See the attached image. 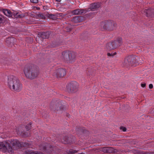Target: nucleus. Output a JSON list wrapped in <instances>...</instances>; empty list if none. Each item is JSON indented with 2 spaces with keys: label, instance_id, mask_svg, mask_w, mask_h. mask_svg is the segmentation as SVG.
Wrapping results in <instances>:
<instances>
[{
  "label": "nucleus",
  "instance_id": "1",
  "mask_svg": "<svg viewBox=\"0 0 154 154\" xmlns=\"http://www.w3.org/2000/svg\"><path fill=\"white\" fill-rule=\"evenodd\" d=\"M12 145L14 148L15 147H20L21 146L20 143L17 140H14L11 142L3 141L0 142V150L4 152H8L12 154L14 152V149L12 146Z\"/></svg>",
  "mask_w": 154,
  "mask_h": 154
},
{
  "label": "nucleus",
  "instance_id": "2",
  "mask_svg": "<svg viewBox=\"0 0 154 154\" xmlns=\"http://www.w3.org/2000/svg\"><path fill=\"white\" fill-rule=\"evenodd\" d=\"M7 83L8 87L12 91L19 92L22 89V85L20 81L13 75L8 76Z\"/></svg>",
  "mask_w": 154,
  "mask_h": 154
},
{
  "label": "nucleus",
  "instance_id": "3",
  "mask_svg": "<svg viewBox=\"0 0 154 154\" xmlns=\"http://www.w3.org/2000/svg\"><path fill=\"white\" fill-rule=\"evenodd\" d=\"M23 71L26 77L30 79L35 78L38 74V71L32 66H26Z\"/></svg>",
  "mask_w": 154,
  "mask_h": 154
},
{
  "label": "nucleus",
  "instance_id": "4",
  "mask_svg": "<svg viewBox=\"0 0 154 154\" xmlns=\"http://www.w3.org/2000/svg\"><path fill=\"white\" fill-rule=\"evenodd\" d=\"M42 148L43 150L50 154H57L61 152V149L59 147L52 146L50 144H45L43 145Z\"/></svg>",
  "mask_w": 154,
  "mask_h": 154
},
{
  "label": "nucleus",
  "instance_id": "5",
  "mask_svg": "<svg viewBox=\"0 0 154 154\" xmlns=\"http://www.w3.org/2000/svg\"><path fill=\"white\" fill-rule=\"evenodd\" d=\"M115 22L112 21H107L101 23L100 26L102 30H107L111 31L116 26Z\"/></svg>",
  "mask_w": 154,
  "mask_h": 154
},
{
  "label": "nucleus",
  "instance_id": "6",
  "mask_svg": "<svg viewBox=\"0 0 154 154\" xmlns=\"http://www.w3.org/2000/svg\"><path fill=\"white\" fill-rule=\"evenodd\" d=\"M122 39L118 38L116 40L109 42L106 45V48L108 51H110L117 48L122 44Z\"/></svg>",
  "mask_w": 154,
  "mask_h": 154
},
{
  "label": "nucleus",
  "instance_id": "7",
  "mask_svg": "<svg viewBox=\"0 0 154 154\" xmlns=\"http://www.w3.org/2000/svg\"><path fill=\"white\" fill-rule=\"evenodd\" d=\"M62 55L65 60L69 62H72L73 61L75 57V53L70 51L63 52Z\"/></svg>",
  "mask_w": 154,
  "mask_h": 154
},
{
  "label": "nucleus",
  "instance_id": "8",
  "mask_svg": "<svg viewBox=\"0 0 154 154\" xmlns=\"http://www.w3.org/2000/svg\"><path fill=\"white\" fill-rule=\"evenodd\" d=\"M136 62L135 58L134 55L129 56L125 59L124 65L126 66L133 65Z\"/></svg>",
  "mask_w": 154,
  "mask_h": 154
},
{
  "label": "nucleus",
  "instance_id": "9",
  "mask_svg": "<svg viewBox=\"0 0 154 154\" xmlns=\"http://www.w3.org/2000/svg\"><path fill=\"white\" fill-rule=\"evenodd\" d=\"M79 84L76 82H72L66 85V89L69 92H73L77 91Z\"/></svg>",
  "mask_w": 154,
  "mask_h": 154
},
{
  "label": "nucleus",
  "instance_id": "10",
  "mask_svg": "<svg viewBox=\"0 0 154 154\" xmlns=\"http://www.w3.org/2000/svg\"><path fill=\"white\" fill-rule=\"evenodd\" d=\"M66 74V71L65 69L60 68L57 69L56 72V75L57 78L63 77Z\"/></svg>",
  "mask_w": 154,
  "mask_h": 154
},
{
  "label": "nucleus",
  "instance_id": "11",
  "mask_svg": "<svg viewBox=\"0 0 154 154\" xmlns=\"http://www.w3.org/2000/svg\"><path fill=\"white\" fill-rule=\"evenodd\" d=\"M101 6L100 3L99 2H96L92 3L90 5L89 9L91 10L94 11L97 10Z\"/></svg>",
  "mask_w": 154,
  "mask_h": 154
},
{
  "label": "nucleus",
  "instance_id": "12",
  "mask_svg": "<svg viewBox=\"0 0 154 154\" xmlns=\"http://www.w3.org/2000/svg\"><path fill=\"white\" fill-rule=\"evenodd\" d=\"M144 12L147 17L152 16V17L154 16V9L153 8L145 9Z\"/></svg>",
  "mask_w": 154,
  "mask_h": 154
},
{
  "label": "nucleus",
  "instance_id": "13",
  "mask_svg": "<svg viewBox=\"0 0 154 154\" xmlns=\"http://www.w3.org/2000/svg\"><path fill=\"white\" fill-rule=\"evenodd\" d=\"M15 131L18 134L24 137H28L30 135V133L29 131H28L26 132L24 131L22 132L20 131L19 130V128L16 129Z\"/></svg>",
  "mask_w": 154,
  "mask_h": 154
},
{
  "label": "nucleus",
  "instance_id": "14",
  "mask_svg": "<svg viewBox=\"0 0 154 154\" xmlns=\"http://www.w3.org/2000/svg\"><path fill=\"white\" fill-rule=\"evenodd\" d=\"M85 12L86 11L83 9H75L71 12L72 14L73 15H80Z\"/></svg>",
  "mask_w": 154,
  "mask_h": 154
},
{
  "label": "nucleus",
  "instance_id": "15",
  "mask_svg": "<svg viewBox=\"0 0 154 154\" xmlns=\"http://www.w3.org/2000/svg\"><path fill=\"white\" fill-rule=\"evenodd\" d=\"M84 20V17L82 16H76L73 18L72 21L77 23L82 22Z\"/></svg>",
  "mask_w": 154,
  "mask_h": 154
},
{
  "label": "nucleus",
  "instance_id": "16",
  "mask_svg": "<svg viewBox=\"0 0 154 154\" xmlns=\"http://www.w3.org/2000/svg\"><path fill=\"white\" fill-rule=\"evenodd\" d=\"M50 34V32L48 31L46 32H40L38 35L43 38H49Z\"/></svg>",
  "mask_w": 154,
  "mask_h": 154
},
{
  "label": "nucleus",
  "instance_id": "17",
  "mask_svg": "<svg viewBox=\"0 0 154 154\" xmlns=\"http://www.w3.org/2000/svg\"><path fill=\"white\" fill-rule=\"evenodd\" d=\"M2 11L7 16L9 17H12V13L9 10L7 9H2Z\"/></svg>",
  "mask_w": 154,
  "mask_h": 154
},
{
  "label": "nucleus",
  "instance_id": "18",
  "mask_svg": "<svg viewBox=\"0 0 154 154\" xmlns=\"http://www.w3.org/2000/svg\"><path fill=\"white\" fill-rule=\"evenodd\" d=\"M102 151L104 152L111 153L114 152V149L112 147H105L103 148Z\"/></svg>",
  "mask_w": 154,
  "mask_h": 154
},
{
  "label": "nucleus",
  "instance_id": "19",
  "mask_svg": "<svg viewBox=\"0 0 154 154\" xmlns=\"http://www.w3.org/2000/svg\"><path fill=\"white\" fill-rule=\"evenodd\" d=\"M25 154H43L42 152H38V151H29L28 150H27L25 151Z\"/></svg>",
  "mask_w": 154,
  "mask_h": 154
},
{
  "label": "nucleus",
  "instance_id": "20",
  "mask_svg": "<svg viewBox=\"0 0 154 154\" xmlns=\"http://www.w3.org/2000/svg\"><path fill=\"white\" fill-rule=\"evenodd\" d=\"M14 40V39L13 38H8L6 40V43L8 45H10L11 44H13Z\"/></svg>",
  "mask_w": 154,
  "mask_h": 154
},
{
  "label": "nucleus",
  "instance_id": "21",
  "mask_svg": "<svg viewBox=\"0 0 154 154\" xmlns=\"http://www.w3.org/2000/svg\"><path fill=\"white\" fill-rule=\"evenodd\" d=\"M61 141L64 144H70L71 143L69 140L68 137L66 136L64 137L61 140Z\"/></svg>",
  "mask_w": 154,
  "mask_h": 154
},
{
  "label": "nucleus",
  "instance_id": "22",
  "mask_svg": "<svg viewBox=\"0 0 154 154\" xmlns=\"http://www.w3.org/2000/svg\"><path fill=\"white\" fill-rule=\"evenodd\" d=\"M78 150H76L72 149L67 150L66 152L68 154H74L77 152Z\"/></svg>",
  "mask_w": 154,
  "mask_h": 154
},
{
  "label": "nucleus",
  "instance_id": "23",
  "mask_svg": "<svg viewBox=\"0 0 154 154\" xmlns=\"http://www.w3.org/2000/svg\"><path fill=\"white\" fill-rule=\"evenodd\" d=\"M5 21L4 17L0 14V24L4 22Z\"/></svg>",
  "mask_w": 154,
  "mask_h": 154
},
{
  "label": "nucleus",
  "instance_id": "24",
  "mask_svg": "<svg viewBox=\"0 0 154 154\" xmlns=\"http://www.w3.org/2000/svg\"><path fill=\"white\" fill-rule=\"evenodd\" d=\"M31 123L30 122L26 126V128L27 131H28L31 128Z\"/></svg>",
  "mask_w": 154,
  "mask_h": 154
},
{
  "label": "nucleus",
  "instance_id": "25",
  "mask_svg": "<svg viewBox=\"0 0 154 154\" xmlns=\"http://www.w3.org/2000/svg\"><path fill=\"white\" fill-rule=\"evenodd\" d=\"M116 54V52H115L113 53H107V55L108 56H113Z\"/></svg>",
  "mask_w": 154,
  "mask_h": 154
},
{
  "label": "nucleus",
  "instance_id": "26",
  "mask_svg": "<svg viewBox=\"0 0 154 154\" xmlns=\"http://www.w3.org/2000/svg\"><path fill=\"white\" fill-rule=\"evenodd\" d=\"M30 144L28 143H25L23 144V146L25 147H30Z\"/></svg>",
  "mask_w": 154,
  "mask_h": 154
},
{
  "label": "nucleus",
  "instance_id": "27",
  "mask_svg": "<svg viewBox=\"0 0 154 154\" xmlns=\"http://www.w3.org/2000/svg\"><path fill=\"white\" fill-rule=\"evenodd\" d=\"M81 131L82 133L84 134L88 133V131L85 130L84 128H83L81 130Z\"/></svg>",
  "mask_w": 154,
  "mask_h": 154
},
{
  "label": "nucleus",
  "instance_id": "28",
  "mask_svg": "<svg viewBox=\"0 0 154 154\" xmlns=\"http://www.w3.org/2000/svg\"><path fill=\"white\" fill-rule=\"evenodd\" d=\"M30 2L32 3H36L38 2V0H30Z\"/></svg>",
  "mask_w": 154,
  "mask_h": 154
},
{
  "label": "nucleus",
  "instance_id": "29",
  "mask_svg": "<svg viewBox=\"0 0 154 154\" xmlns=\"http://www.w3.org/2000/svg\"><path fill=\"white\" fill-rule=\"evenodd\" d=\"M120 129H122L123 131H126V128L123 127H120Z\"/></svg>",
  "mask_w": 154,
  "mask_h": 154
},
{
  "label": "nucleus",
  "instance_id": "30",
  "mask_svg": "<svg viewBox=\"0 0 154 154\" xmlns=\"http://www.w3.org/2000/svg\"><path fill=\"white\" fill-rule=\"evenodd\" d=\"M153 86L152 84H150L149 85V87L150 89H152L153 88Z\"/></svg>",
  "mask_w": 154,
  "mask_h": 154
},
{
  "label": "nucleus",
  "instance_id": "31",
  "mask_svg": "<svg viewBox=\"0 0 154 154\" xmlns=\"http://www.w3.org/2000/svg\"><path fill=\"white\" fill-rule=\"evenodd\" d=\"M146 86V84L145 83H143L141 84V86L142 87L144 88Z\"/></svg>",
  "mask_w": 154,
  "mask_h": 154
},
{
  "label": "nucleus",
  "instance_id": "32",
  "mask_svg": "<svg viewBox=\"0 0 154 154\" xmlns=\"http://www.w3.org/2000/svg\"><path fill=\"white\" fill-rule=\"evenodd\" d=\"M54 15H53V14H51L50 15V16H49V17H50L51 18H53V17L54 16Z\"/></svg>",
  "mask_w": 154,
  "mask_h": 154
},
{
  "label": "nucleus",
  "instance_id": "33",
  "mask_svg": "<svg viewBox=\"0 0 154 154\" xmlns=\"http://www.w3.org/2000/svg\"><path fill=\"white\" fill-rule=\"evenodd\" d=\"M145 154H154V152L146 153Z\"/></svg>",
  "mask_w": 154,
  "mask_h": 154
},
{
  "label": "nucleus",
  "instance_id": "34",
  "mask_svg": "<svg viewBox=\"0 0 154 154\" xmlns=\"http://www.w3.org/2000/svg\"><path fill=\"white\" fill-rule=\"evenodd\" d=\"M17 16L18 17H20V15H19V14H18V15H17Z\"/></svg>",
  "mask_w": 154,
  "mask_h": 154
},
{
  "label": "nucleus",
  "instance_id": "35",
  "mask_svg": "<svg viewBox=\"0 0 154 154\" xmlns=\"http://www.w3.org/2000/svg\"><path fill=\"white\" fill-rule=\"evenodd\" d=\"M61 0H56L58 2H60Z\"/></svg>",
  "mask_w": 154,
  "mask_h": 154
},
{
  "label": "nucleus",
  "instance_id": "36",
  "mask_svg": "<svg viewBox=\"0 0 154 154\" xmlns=\"http://www.w3.org/2000/svg\"><path fill=\"white\" fill-rule=\"evenodd\" d=\"M61 107H60V109H61Z\"/></svg>",
  "mask_w": 154,
  "mask_h": 154
}]
</instances>
